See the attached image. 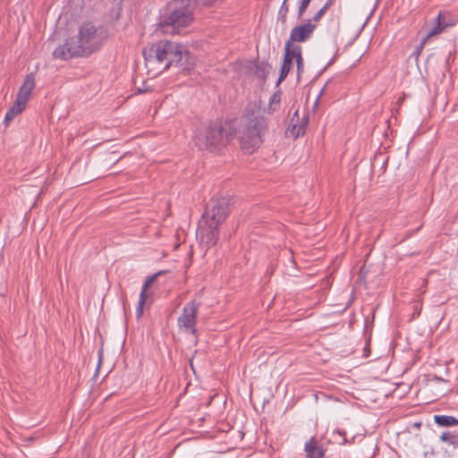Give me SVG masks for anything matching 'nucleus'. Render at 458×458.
Segmentation results:
<instances>
[{
    "mask_svg": "<svg viewBox=\"0 0 458 458\" xmlns=\"http://www.w3.org/2000/svg\"><path fill=\"white\" fill-rule=\"evenodd\" d=\"M26 107V105L21 103V101L15 99L13 106L8 109L4 116V123L8 125V123L13 120L15 116L20 114Z\"/></svg>",
    "mask_w": 458,
    "mask_h": 458,
    "instance_id": "nucleus-12",
    "label": "nucleus"
},
{
    "mask_svg": "<svg viewBox=\"0 0 458 458\" xmlns=\"http://www.w3.org/2000/svg\"><path fill=\"white\" fill-rule=\"evenodd\" d=\"M328 6H329V4L327 3L319 11H318L317 13L313 16V21H318L321 19V17L325 14Z\"/></svg>",
    "mask_w": 458,
    "mask_h": 458,
    "instance_id": "nucleus-23",
    "label": "nucleus"
},
{
    "mask_svg": "<svg viewBox=\"0 0 458 458\" xmlns=\"http://www.w3.org/2000/svg\"><path fill=\"white\" fill-rule=\"evenodd\" d=\"M145 65L154 75L175 65L182 71H191L195 65V58L186 47L176 42L161 40L151 44L142 51Z\"/></svg>",
    "mask_w": 458,
    "mask_h": 458,
    "instance_id": "nucleus-1",
    "label": "nucleus"
},
{
    "mask_svg": "<svg viewBox=\"0 0 458 458\" xmlns=\"http://www.w3.org/2000/svg\"><path fill=\"white\" fill-rule=\"evenodd\" d=\"M290 126H291L290 130H291L292 134L295 138H298L299 136L303 135L305 133L307 123H302L300 125H297L294 123V124H291Z\"/></svg>",
    "mask_w": 458,
    "mask_h": 458,
    "instance_id": "nucleus-15",
    "label": "nucleus"
},
{
    "mask_svg": "<svg viewBox=\"0 0 458 458\" xmlns=\"http://www.w3.org/2000/svg\"><path fill=\"white\" fill-rule=\"evenodd\" d=\"M230 199L225 197L212 199L206 207L197 228V238L206 248L214 246L219 235V226L229 214Z\"/></svg>",
    "mask_w": 458,
    "mask_h": 458,
    "instance_id": "nucleus-3",
    "label": "nucleus"
},
{
    "mask_svg": "<svg viewBox=\"0 0 458 458\" xmlns=\"http://www.w3.org/2000/svg\"><path fill=\"white\" fill-rule=\"evenodd\" d=\"M199 306L200 303L196 301L187 302L182 309V315L177 319L178 326L190 329L192 334H196L197 329L195 325Z\"/></svg>",
    "mask_w": 458,
    "mask_h": 458,
    "instance_id": "nucleus-6",
    "label": "nucleus"
},
{
    "mask_svg": "<svg viewBox=\"0 0 458 458\" xmlns=\"http://www.w3.org/2000/svg\"><path fill=\"white\" fill-rule=\"evenodd\" d=\"M427 42V38H423L420 43L416 46L414 51L411 54V57H414L416 60L419 58L420 55L421 54V51L423 50L425 45Z\"/></svg>",
    "mask_w": 458,
    "mask_h": 458,
    "instance_id": "nucleus-19",
    "label": "nucleus"
},
{
    "mask_svg": "<svg viewBox=\"0 0 458 458\" xmlns=\"http://www.w3.org/2000/svg\"><path fill=\"white\" fill-rule=\"evenodd\" d=\"M191 20V13L183 8L173 11L164 22L167 28H171V33H181V29L188 26Z\"/></svg>",
    "mask_w": 458,
    "mask_h": 458,
    "instance_id": "nucleus-7",
    "label": "nucleus"
},
{
    "mask_svg": "<svg viewBox=\"0 0 458 458\" xmlns=\"http://www.w3.org/2000/svg\"><path fill=\"white\" fill-rule=\"evenodd\" d=\"M437 20H438L437 24L435 27H433V28H432V29L428 32V34L426 35V37H425V38H427V40H428L430 37L435 36V35H437V34H439V33L442 31L443 27L441 26V23H440V21H439V20H440V14L437 16Z\"/></svg>",
    "mask_w": 458,
    "mask_h": 458,
    "instance_id": "nucleus-18",
    "label": "nucleus"
},
{
    "mask_svg": "<svg viewBox=\"0 0 458 458\" xmlns=\"http://www.w3.org/2000/svg\"><path fill=\"white\" fill-rule=\"evenodd\" d=\"M316 25L312 24L310 21L306 23L293 28L289 38L286 42L294 44V42H305L313 34Z\"/></svg>",
    "mask_w": 458,
    "mask_h": 458,
    "instance_id": "nucleus-9",
    "label": "nucleus"
},
{
    "mask_svg": "<svg viewBox=\"0 0 458 458\" xmlns=\"http://www.w3.org/2000/svg\"><path fill=\"white\" fill-rule=\"evenodd\" d=\"M305 452L307 458H323L324 451L318 445L315 437H311L309 442L305 444Z\"/></svg>",
    "mask_w": 458,
    "mask_h": 458,
    "instance_id": "nucleus-11",
    "label": "nucleus"
},
{
    "mask_svg": "<svg viewBox=\"0 0 458 458\" xmlns=\"http://www.w3.org/2000/svg\"><path fill=\"white\" fill-rule=\"evenodd\" d=\"M440 440L443 442H447L450 445L455 444L454 437L453 435H451L449 432L442 433V435L440 436Z\"/></svg>",
    "mask_w": 458,
    "mask_h": 458,
    "instance_id": "nucleus-22",
    "label": "nucleus"
},
{
    "mask_svg": "<svg viewBox=\"0 0 458 458\" xmlns=\"http://www.w3.org/2000/svg\"><path fill=\"white\" fill-rule=\"evenodd\" d=\"M295 62H296V66H297V75L299 78L304 70L302 52L299 55V56L297 57Z\"/></svg>",
    "mask_w": 458,
    "mask_h": 458,
    "instance_id": "nucleus-21",
    "label": "nucleus"
},
{
    "mask_svg": "<svg viewBox=\"0 0 458 458\" xmlns=\"http://www.w3.org/2000/svg\"><path fill=\"white\" fill-rule=\"evenodd\" d=\"M101 360H102V355H101V353H100V354H99V361H98V366L100 365V363H101Z\"/></svg>",
    "mask_w": 458,
    "mask_h": 458,
    "instance_id": "nucleus-27",
    "label": "nucleus"
},
{
    "mask_svg": "<svg viewBox=\"0 0 458 458\" xmlns=\"http://www.w3.org/2000/svg\"><path fill=\"white\" fill-rule=\"evenodd\" d=\"M434 421L438 426L451 427L458 425V420L453 416L448 415H435Z\"/></svg>",
    "mask_w": 458,
    "mask_h": 458,
    "instance_id": "nucleus-13",
    "label": "nucleus"
},
{
    "mask_svg": "<svg viewBox=\"0 0 458 458\" xmlns=\"http://www.w3.org/2000/svg\"><path fill=\"white\" fill-rule=\"evenodd\" d=\"M302 49L301 46L285 42L284 60L281 65L280 74L276 85H279L283 81L286 79L289 72L291 71L293 61H296Z\"/></svg>",
    "mask_w": 458,
    "mask_h": 458,
    "instance_id": "nucleus-8",
    "label": "nucleus"
},
{
    "mask_svg": "<svg viewBox=\"0 0 458 458\" xmlns=\"http://www.w3.org/2000/svg\"><path fill=\"white\" fill-rule=\"evenodd\" d=\"M123 0H119V4H122Z\"/></svg>",
    "mask_w": 458,
    "mask_h": 458,
    "instance_id": "nucleus-28",
    "label": "nucleus"
},
{
    "mask_svg": "<svg viewBox=\"0 0 458 458\" xmlns=\"http://www.w3.org/2000/svg\"><path fill=\"white\" fill-rule=\"evenodd\" d=\"M286 2L287 0H284L278 13V15L282 18L283 21H285L289 11V6Z\"/></svg>",
    "mask_w": 458,
    "mask_h": 458,
    "instance_id": "nucleus-20",
    "label": "nucleus"
},
{
    "mask_svg": "<svg viewBox=\"0 0 458 458\" xmlns=\"http://www.w3.org/2000/svg\"><path fill=\"white\" fill-rule=\"evenodd\" d=\"M432 380H435L437 382H442V381H445L443 378L437 377V376H433L432 377Z\"/></svg>",
    "mask_w": 458,
    "mask_h": 458,
    "instance_id": "nucleus-26",
    "label": "nucleus"
},
{
    "mask_svg": "<svg viewBox=\"0 0 458 458\" xmlns=\"http://www.w3.org/2000/svg\"><path fill=\"white\" fill-rule=\"evenodd\" d=\"M35 88V74L30 72L27 74L23 83L19 89L16 99L27 106L31 92Z\"/></svg>",
    "mask_w": 458,
    "mask_h": 458,
    "instance_id": "nucleus-10",
    "label": "nucleus"
},
{
    "mask_svg": "<svg viewBox=\"0 0 458 458\" xmlns=\"http://www.w3.org/2000/svg\"><path fill=\"white\" fill-rule=\"evenodd\" d=\"M310 3V0H301V4L299 6L298 10V16L301 17L306 11L307 7L309 6Z\"/></svg>",
    "mask_w": 458,
    "mask_h": 458,
    "instance_id": "nucleus-24",
    "label": "nucleus"
},
{
    "mask_svg": "<svg viewBox=\"0 0 458 458\" xmlns=\"http://www.w3.org/2000/svg\"><path fill=\"white\" fill-rule=\"evenodd\" d=\"M280 101H281V92L276 91L270 98L269 110L275 111L276 108V106H278L280 104Z\"/></svg>",
    "mask_w": 458,
    "mask_h": 458,
    "instance_id": "nucleus-17",
    "label": "nucleus"
},
{
    "mask_svg": "<svg viewBox=\"0 0 458 458\" xmlns=\"http://www.w3.org/2000/svg\"><path fill=\"white\" fill-rule=\"evenodd\" d=\"M106 38L107 30L104 27L86 21L80 26L78 35L56 47L53 55L62 60L89 56L100 48Z\"/></svg>",
    "mask_w": 458,
    "mask_h": 458,
    "instance_id": "nucleus-2",
    "label": "nucleus"
},
{
    "mask_svg": "<svg viewBox=\"0 0 458 458\" xmlns=\"http://www.w3.org/2000/svg\"><path fill=\"white\" fill-rule=\"evenodd\" d=\"M147 301V295L143 293H140L139 302L136 308V316L140 318L143 314V307Z\"/></svg>",
    "mask_w": 458,
    "mask_h": 458,
    "instance_id": "nucleus-16",
    "label": "nucleus"
},
{
    "mask_svg": "<svg viewBox=\"0 0 458 458\" xmlns=\"http://www.w3.org/2000/svg\"><path fill=\"white\" fill-rule=\"evenodd\" d=\"M267 65H264L263 67H258L257 68V74L258 75H263L266 72Z\"/></svg>",
    "mask_w": 458,
    "mask_h": 458,
    "instance_id": "nucleus-25",
    "label": "nucleus"
},
{
    "mask_svg": "<svg viewBox=\"0 0 458 458\" xmlns=\"http://www.w3.org/2000/svg\"><path fill=\"white\" fill-rule=\"evenodd\" d=\"M163 273H164V271H159L158 273H156V274H154V275H152V276H148V277L145 280V282H144V284H143V285H142V288H141L140 293H143V294H146V295H147V291H148V287H150V286L155 283V281L157 280V278L160 275H162Z\"/></svg>",
    "mask_w": 458,
    "mask_h": 458,
    "instance_id": "nucleus-14",
    "label": "nucleus"
},
{
    "mask_svg": "<svg viewBox=\"0 0 458 458\" xmlns=\"http://www.w3.org/2000/svg\"><path fill=\"white\" fill-rule=\"evenodd\" d=\"M226 136L220 122L211 123L203 132L195 136V144L199 149L216 152L225 144Z\"/></svg>",
    "mask_w": 458,
    "mask_h": 458,
    "instance_id": "nucleus-5",
    "label": "nucleus"
},
{
    "mask_svg": "<svg viewBox=\"0 0 458 458\" xmlns=\"http://www.w3.org/2000/svg\"><path fill=\"white\" fill-rule=\"evenodd\" d=\"M267 128V120L254 110L246 109L240 129L241 148L247 153H253L262 143V134Z\"/></svg>",
    "mask_w": 458,
    "mask_h": 458,
    "instance_id": "nucleus-4",
    "label": "nucleus"
}]
</instances>
